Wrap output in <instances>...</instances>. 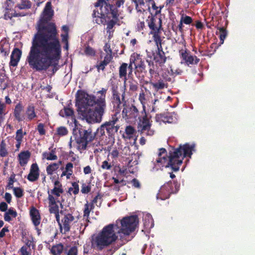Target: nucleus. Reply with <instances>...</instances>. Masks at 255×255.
Returning <instances> with one entry per match:
<instances>
[{"mask_svg": "<svg viewBox=\"0 0 255 255\" xmlns=\"http://www.w3.org/2000/svg\"><path fill=\"white\" fill-rule=\"evenodd\" d=\"M42 15L26 58L29 66L37 71L48 69L52 61L59 58L61 54V46L56 25L53 22H48L53 16L50 2L46 3Z\"/></svg>", "mask_w": 255, "mask_h": 255, "instance_id": "nucleus-1", "label": "nucleus"}, {"mask_svg": "<svg viewBox=\"0 0 255 255\" xmlns=\"http://www.w3.org/2000/svg\"><path fill=\"white\" fill-rule=\"evenodd\" d=\"M137 215L124 217L121 221L120 228L117 224H110L105 226L99 234L93 238L92 247L99 251L114 245L118 239V234H123L128 236L133 232L138 224Z\"/></svg>", "mask_w": 255, "mask_h": 255, "instance_id": "nucleus-2", "label": "nucleus"}, {"mask_svg": "<svg viewBox=\"0 0 255 255\" xmlns=\"http://www.w3.org/2000/svg\"><path fill=\"white\" fill-rule=\"evenodd\" d=\"M108 89L102 88L97 92V97L78 91L77 97L78 110L88 123H100L106 109V95Z\"/></svg>", "mask_w": 255, "mask_h": 255, "instance_id": "nucleus-3", "label": "nucleus"}, {"mask_svg": "<svg viewBox=\"0 0 255 255\" xmlns=\"http://www.w3.org/2000/svg\"><path fill=\"white\" fill-rule=\"evenodd\" d=\"M195 147L194 144H190L188 143L183 145H180L176 148L171 147L169 150L168 156L166 150L164 148H160L159 149L158 157L154 164L160 168L170 167L173 171H177L179 170L184 158L186 157H191Z\"/></svg>", "mask_w": 255, "mask_h": 255, "instance_id": "nucleus-4", "label": "nucleus"}, {"mask_svg": "<svg viewBox=\"0 0 255 255\" xmlns=\"http://www.w3.org/2000/svg\"><path fill=\"white\" fill-rule=\"evenodd\" d=\"M111 89L112 91L111 101L113 111L116 114H119L123 107L122 116L124 119L128 120H136L140 112L135 106L127 103L126 100V88L122 94L121 98L117 85L112 84Z\"/></svg>", "mask_w": 255, "mask_h": 255, "instance_id": "nucleus-5", "label": "nucleus"}, {"mask_svg": "<svg viewBox=\"0 0 255 255\" xmlns=\"http://www.w3.org/2000/svg\"><path fill=\"white\" fill-rule=\"evenodd\" d=\"M108 7L110 8V10H108V8H106V9H104V11L100 10V12L98 10H94L92 16L93 21L98 24L104 23L106 21V17L109 18L111 17L113 18L112 19L110 20L107 22L106 28L107 33L109 34V38H111L113 36L114 31L113 30V27L119 22L120 13H118L117 10L115 9L111 10L109 6Z\"/></svg>", "mask_w": 255, "mask_h": 255, "instance_id": "nucleus-6", "label": "nucleus"}, {"mask_svg": "<svg viewBox=\"0 0 255 255\" xmlns=\"http://www.w3.org/2000/svg\"><path fill=\"white\" fill-rule=\"evenodd\" d=\"M138 120L137 129L140 134L144 135L151 136L154 134V130L151 129L152 126L151 116L147 114L145 109H142L137 117Z\"/></svg>", "mask_w": 255, "mask_h": 255, "instance_id": "nucleus-7", "label": "nucleus"}, {"mask_svg": "<svg viewBox=\"0 0 255 255\" xmlns=\"http://www.w3.org/2000/svg\"><path fill=\"white\" fill-rule=\"evenodd\" d=\"M95 137V133H93L91 128L88 129L81 128L78 129V134L75 137L76 143L78 144V148L82 150H85L88 144L92 142Z\"/></svg>", "mask_w": 255, "mask_h": 255, "instance_id": "nucleus-8", "label": "nucleus"}, {"mask_svg": "<svg viewBox=\"0 0 255 255\" xmlns=\"http://www.w3.org/2000/svg\"><path fill=\"white\" fill-rule=\"evenodd\" d=\"M179 188V185L177 182L168 181L160 187L157 194L156 198L157 199H160L162 200L168 199L171 194L177 192Z\"/></svg>", "mask_w": 255, "mask_h": 255, "instance_id": "nucleus-9", "label": "nucleus"}, {"mask_svg": "<svg viewBox=\"0 0 255 255\" xmlns=\"http://www.w3.org/2000/svg\"><path fill=\"white\" fill-rule=\"evenodd\" d=\"M131 63H133L135 68V75L138 78H143V72L145 71V64L144 60L142 58V56L136 53H133L131 54Z\"/></svg>", "mask_w": 255, "mask_h": 255, "instance_id": "nucleus-10", "label": "nucleus"}, {"mask_svg": "<svg viewBox=\"0 0 255 255\" xmlns=\"http://www.w3.org/2000/svg\"><path fill=\"white\" fill-rule=\"evenodd\" d=\"M151 16H148V18H150V19L148 22V26L150 29L149 34L152 35L153 41L160 40L161 39V30H163L162 27V20L160 18H159V24L158 26H157L155 24V15H153L152 13H151Z\"/></svg>", "mask_w": 255, "mask_h": 255, "instance_id": "nucleus-11", "label": "nucleus"}, {"mask_svg": "<svg viewBox=\"0 0 255 255\" xmlns=\"http://www.w3.org/2000/svg\"><path fill=\"white\" fill-rule=\"evenodd\" d=\"M156 46V49L152 52L154 62L162 67L166 61L167 58L162 47V39L153 41Z\"/></svg>", "mask_w": 255, "mask_h": 255, "instance_id": "nucleus-12", "label": "nucleus"}, {"mask_svg": "<svg viewBox=\"0 0 255 255\" xmlns=\"http://www.w3.org/2000/svg\"><path fill=\"white\" fill-rule=\"evenodd\" d=\"M5 11L4 13V19L5 20L11 19L13 17H22L28 14L27 13L23 12H16L15 10L13 8V4L12 2L6 0L4 3Z\"/></svg>", "mask_w": 255, "mask_h": 255, "instance_id": "nucleus-13", "label": "nucleus"}, {"mask_svg": "<svg viewBox=\"0 0 255 255\" xmlns=\"http://www.w3.org/2000/svg\"><path fill=\"white\" fill-rule=\"evenodd\" d=\"M117 115V114L115 113L111 120L104 123L106 130L109 136L114 135L119 129L120 126L116 125L117 123L119 121V119Z\"/></svg>", "mask_w": 255, "mask_h": 255, "instance_id": "nucleus-14", "label": "nucleus"}, {"mask_svg": "<svg viewBox=\"0 0 255 255\" xmlns=\"http://www.w3.org/2000/svg\"><path fill=\"white\" fill-rule=\"evenodd\" d=\"M108 1L109 0H98L97 2L95 3V6L100 7V10L104 11V9H106V8H108V10H110V8L108 7L109 6L111 10L115 9V10H117L118 13H119L118 8L123 5L125 2V0H117L116 2V4L113 5L108 3Z\"/></svg>", "mask_w": 255, "mask_h": 255, "instance_id": "nucleus-15", "label": "nucleus"}, {"mask_svg": "<svg viewBox=\"0 0 255 255\" xmlns=\"http://www.w3.org/2000/svg\"><path fill=\"white\" fill-rule=\"evenodd\" d=\"M180 56L181 58L188 65L189 64H197L200 61V59L197 56H193L189 55L187 50H180Z\"/></svg>", "mask_w": 255, "mask_h": 255, "instance_id": "nucleus-16", "label": "nucleus"}, {"mask_svg": "<svg viewBox=\"0 0 255 255\" xmlns=\"http://www.w3.org/2000/svg\"><path fill=\"white\" fill-rule=\"evenodd\" d=\"M39 177V168L36 163H32L30 166V171L27 179L30 182L37 181Z\"/></svg>", "mask_w": 255, "mask_h": 255, "instance_id": "nucleus-17", "label": "nucleus"}, {"mask_svg": "<svg viewBox=\"0 0 255 255\" xmlns=\"http://www.w3.org/2000/svg\"><path fill=\"white\" fill-rule=\"evenodd\" d=\"M74 217L70 213L64 215V218L61 220L62 229L64 230L63 234H66L70 230V224L74 220Z\"/></svg>", "mask_w": 255, "mask_h": 255, "instance_id": "nucleus-18", "label": "nucleus"}, {"mask_svg": "<svg viewBox=\"0 0 255 255\" xmlns=\"http://www.w3.org/2000/svg\"><path fill=\"white\" fill-rule=\"evenodd\" d=\"M29 215L34 226L35 227L38 226L41 222V216L39 211L32 206L30 208Z\"/></svg>", "mask_w": 255, "mask_h": 255, "instance_id": "nucleus-19", "label": "nucleus"}, {"mask_svg": "<svg viewBox=\"0 0 255 255\" xmlns=\"http://www.w3.org/2000/svg\"><path fill=\"white\" fill-rule=\"evenodd\" d=\"M12 2V4H15V8L19 10H27L31 8L32 2L30 0H9Z\"/></svg>", "mask_w": 255, "mask_h": 255, "instance_id": "nucleus-20", "label": "nucleus"}, {"mask_svg": "<svg viewBox=\"0 0 255 255\" xmlns=\"http://www.w3.org/2000/svg\"><path fill=\"white\" fill-rule=\"evenodd\" d=\"M21 55V50L18 48H14L10 55V59L9 63V66H16L20 59Z\"/></svg>", "mask_w": 255, "mask_h": 255, "instance_id": "nucleus-21", "label": "nucleus"}, {"mask_svg": "<svg viewBox=\"0 0 255 255\" xmlns=\"http://www.w3.org/2000/svg\"><path fill=\"white\" fill-rule=\"evenodd\" d=\"M23 111V106L21 102L18 103L14 109L13 116L17 122L23 121L25 119V116L22 114Z\"/></svg>", "mask_w": 255, "mask_h": 255, "instance_id": "nucleus-22", "label": "nucleus"}, {"mask_svg": "<svg viewBox=\"0 0 255 255\" xmlns=\"http://www.w3.org/2000/svg\"><path fill=\"white\" fill-rule=\"evenodd\" d=\"M157 122H163L164 123H172L174 119L171 113L156 114L155 117Z\"/></svg>", "mask_w": 255, "mask_h": 255, "instance_id": "nucleus-23", "label": "nucleus"}, {"mask_svg": "<svg viewBox=\"0 0 255 255\" xmlns=\"http://www.w3.org/2000/svg\"><path fill=\"white\" fill-rule=\"evenodd\" d=\"M30 155L31 153L28 150L22 151L19 153L18 159L20 166H24L27 163Z\"/></svg>", "mask_w": 255, "mask_h": 255, "instance_id": "nucleus-24", "label": "nucleus"}, {"mask_svg": "<svg viewBox=\"0 0 255 255\" xmlns=\"http://www.w3.org/2000/svg\"><path fill=\"white\" fill-rule=\"evenodd\" d=\"M35 109V106L33 104H29L27 106L25 111V114L28 121H31L37 118Z\"/></svg>", "mask_w": 255, "mask_h": 255, "instance_id": "nucleus-25", "label": "nucleus"}, {"mask_svg": "<svg viewBox=\"0 0 255 255\" xmlns=\"http://www.w3.org/2000/svg\"><path fill=\"white\" fill-rule=\"evenodd\" d=\"M127 70H128V64L126 63H123L119 67V77L123 79L124 81V84H126L127 81Z\"/></svg>", "mask_w": 255, "mask_h": 255, "instance_id": "nucleus-26", "label": "nucleus"}, {"mask_svg": "<svg viewBox=\"0 0 255 255\" xmlns=\"http://www.w3.org/2000/svg\"><path fill=\"white\" fill-rule=\"evenodd\" d=\"M63 245L60 243L53 246L50 249V253L52 255H60L63 252L64 253Z\"/></svg>", "mask_w": 255, "mask_h": 255, "instance_id": "nucleus-27", "label": "nucleus"}, {"mask_svg": "<svg viewBox=\"0 0 255 255\" xmlns=\"http://www.w3.org/2000/svg\"><path fill=\"white\" fill-rule=\"evenodd\" d=\"M146 61L148 63L149 73L150 75L152 77L153 76H158V72L157 70V66L154 64V62L151 60H146Z\"/></svg>", "mask_w": 255, "mask_h": 255, "instance_id": "nucleus-28", "label": "nucleus"}, {"mask_svg": "<svg viewBox=\"0 0 255 255\" xmlns=\"http://www.w3.org/2000/svg\"><path fill=\"white\" fill-rule=\"evenodd\" d=\"M62 161H59L58 163H52L46 167V170L48 175H52L54 172L56 171L61 164Z\"/></svg>", "mask_w": 255, "mask_h": 255, "instance_id": "nucleus-29", "label": "nucleus"}, {"mask_svg": "<svg viewBox=\"0 0 255 255\" xmlns=\"http://www.w3.org/2000/svg\"><path fill=\"white\" fill-rule=\"evenodd\" d=\"M17 216L16 211L13 208H10L4 214V220L6 222H10L12 220L11 216L16 218Z\"/></svg>", "mask_w": 255, "mask_h": 255, "instance_id": "nucleus-30", "label": "nucleus"}, {"mask_svg": "<svg viewBox=\"0 0 255 255\" xmlns=\"http://www.w3.org/2000/svg\"><path fill=\"white\" fill-rule=\"evenodd\" d=\"M42 159H46L48 160H55L58 157L55 154V149H52L51 152H44L42 154Z\"/></svg>", "mask_w": 255, "mask_h": 255, "instance_id": "nucleus-31", "label": "nucleus"}, {"mask_svg": "<svg viewBox=\"0 0 255 255\" xmlns=\"http://www.w3.org/2000/svg\"><path fill=\"white\" fill-rule=\"evenodd\" d=\"M129 83V91L131 93L135 92L138 89V84L137 82L133 79H131L128 81Z\"/></svg>", "mask_w": 255, "mask_h": 255, "instance_id": "nucleus-32", "label": "nucleus"}, {"mask_svg": "<svg viewBox=\"0 0 255 255\" xmlns=\"http://www.w3.org/2000/svg\"><path fill=\"white\" fill-rule=\"evenodd\" d=\"M9 45L8 43L5 41H1L0 42V51L1 53L3 54L4 56H7L9 54L8 48Z\"/></svg>", "mask_w": 255, "mask_h": 255, "instance_id": "nucleus-33", "label": "nucleus"}, {"mask_svg": "<svg viewBox=\"0 0 255 255\" xmlns=\"http://www.w3.org/2000/svg\"><path fill=\"white\" fill-rule=\"evenodd\" d=\"M95 206L92 205L91 203H88L87 202V203L84 205V217H86L87 219H88L91 211L93 210L94 209Z\"/></svg>", "mask_w": 255, "mask_h": 255, "instance_id": "nucleus-34", "label": "nucleus"}, {"mask_svg": "<svg viewBox=\"0 0 255 255\" xmlns=\"http://www.w3.org/2000/svg\"><path fill=\"white\" fill-rule=\"evenodd\" d=\"M74 110L69 106L67 107H64L63 110H61L60 114L62 117H71L74 115Z\"/></svg>", "mask_w": 255, "mask_h": 255, "instance_id": "nucleus-35", "label": "nucleus"}, {"mask_svg": "<svg viewBox=\"0 0 255 255\" xmlns=\"http://www.w3.org/2000/svg\"><path fill=\"white\" fill-rule=\"evenodd\" d=\"M78 182H74L72 183V187L69 188L68 193L71 195L73 193L74 195H77L79 192V186Z\"/></svg>", "mask_w": 255, "mask_h": 255, "instance_id": "nucleus-36", "label": "nucleus"}, {"mask_svg": "<svg viewBox=\"0 0 255 255\" xmlns=\"http://www.w3.org/2000/svg\"><path fill=\"white\" fill-rule=\"evenodd\" d=\"M6 105L0 101V126L4 119V116L6 115Z\"/></svg>", "mask_w": 255, "mask_h": 255, "instance_id": "nucleus-37", "label": "nucleus"}, {"mask_svg": "<svg viewBox=\"0 0 255 255\" xmlns=\"http://www.w3.org/2000/svg\"><path fill=\"white\" fill-rule=\"evenodd\" d=\"M219 33V38L220 40V45L223 44L225 39L227 36V31L223 27H219L218 28Z\"/></svg>", "mask_w": 255, "mask_h": 255, "instance_id": "nucleus-38", "label": "nucleus"}, {"mask_svg": "<svg viewBox=\"0 0 255 255\" xmlns=\"http://www.w3.org/2000/svg\"><path fill=\"white\" fill-rule=\"evenodd\" d=\"M64 254L66 255H77L78 250L76 246L71 247H67L64 250Z\"/></svg>", "mask_w": 255, "mask_h": 255, "instance_id": "nucleus-39", "label": "nucleus"}, {"mask_svg": "<svg viewBox=\"0 0 255 255\" xmlns=\"http://www.w3.org/2000/svg\"><path fill=\"white\" fill-rule=\"evenodd\" d=\"M151 84L152 85L153 87L157 90L163 89L165 87V84L164 83L163 81L161 79L156 83H151Z\"/></svg>", "mask_w": 255, "mask_h": 255, "instance_id": "nucleus-40", "label": "nucleus"}, {"mask_svg": "<svg viewBox=\"0 0 255 255\" xmlns=\"http://www.w3.org/2000/svg\"><path fill=\"white\" fill-rule=\"evenodd\" d=\"M26 134V132H23L22 128H21L16 130L15 139L16 140V141L22 142L23 136Z\"/></svg>", "mask_w": 255, "mask_h": 255, "instance_id": "nucleus-41", "label": "nucleus"}, {"mask_svg": "<svg viewBox=\"0 0 255 255\" xmlns=\"http://www.w3.org/2000/svg\"><path fill=\"white\" fill-rule=\"evenodd\" d=\"M68 133V129L65 127L61 126L57 128L56 134L60 136H63L66 135Z\"/></svg>", "mask_w": 255, "mask_h": 255, "instance_id": "nucleus-42", "label": "nucleus"}, {"mask_svg": "<svg viewBox=\"0 0 255 255\" xmlns=\"http://www.w3.org/2000/svg\"><path fill=\"white\" fill-rule=\"evenodd\" d=\"M8 152L6 149V144L2 140L0 144V156L4 157L7 156Z\"/></svg>", "mask_w": 255, "mask_h": 255, "instance_id": "nucleus-43", "label": "nucleus"}, {"mask_svg": "<svg viewBox=\"0 0 255 255\" xmlns=\"http://www.w3.org/2000/svg\"><path fill=\"white\" fill-rule=\"evenodd\" d=\"M13 194L17 198H21L24 195L23 190L20 187L13 188Z\"/></svg>", "mask_w": 255, "mask_h": 255, "instance_id": "nucleus-44", "label": "nucleus"}, {"mask_svg": "<svg viewBox=\"0 0 255 255\" xmlns=\"http://www.w3.org/2000/svg\"><path fill=\"white\" fill-rule=\"evenodd\" d=\"M64 192L63 188L60 187H54L53 189L51 190L50 193L57 197H59L60 194Z\"/></svg>", "mask_w": 255, "mask_h": 255, "instance_id": "nucleus-45", "label": "nucleus"}, {"mask_svg": "<svg viewBox=\"0 0 255 255\" xmlns=\"http://www.w3.org/2000/svg\"><path fill=\"white\" fill-rule=\"evenodd\" d=\"M91 186L90 183H88L87 184L85 183H83L82 184L81 186V192L83 194H88L91 191Z\"/></svg>", "mask_w": 255, "mask_h": 255, "instance_id": "nucleus-46", "label": "nucleus"}, {"mask_svg": "<svg viewBox=\"0 0 255 255\" xmlns=\"http://www.w3.org/2000/svg\"><path fill=\"white\" fill-rule=\"evenodd\" d=\"M84 52L87 56H94L96 54V51L89 45H88L86 47Z\"/></svg>", "mask_w": 255, "mask_h": 255, "instance_id": "nucleus-47", "label": "nucleus"}, {"mask_svg": "<svg viewBox=\"0 0 255 255\" xmlns=\"http://www.w3.org/2000/svg\"><path fill=\"white\" fill-rule=\"evenodd\" d=\"M180 19L185 24H190L193 21L191 17L184 14L182 15Z\"/></svg>", "mask_w": 255, "mask_h": 255, "instance_id": "nucleus-48", "label": "nucleus"}, {"mask_svg": "<svg viewBox=\"0 0 255 255\" xmlns=\"http://www.w3.org/2000/svg\"><path fill=\"white\" fill-rule=\"evenodd\" d=\"M49 211L51 214L59 212V206L57 204L49 205Z\"/></svg>", "mask_w": 255, "mask_h": 255, "instance_id": "nucleus-49", "label": "nucleus"}, {"mask_svg": "<svg viewBox=\"0 0 255 255\" xmlns=\"http://www.w3.org/2000/svg\"><path fill=\"white\" fill-rule=\"evenodd\" d=\"M105 130L106 128L104 126V124L102 125L100 128H99L96 131V132L95 133V134H97L98 135L100 136H102L105 134Z\"/></svg>", "mask_w": 255, "mask_h": 255, "instance_id": "nucleus-50", "label": "nucleus"}, {"mask_svg": "<svg viewBox=\"0 0 255 255\" xmlns=\"http://www.w3.org/2000/svg\"><path fill=\"white\" fill-rule=\"evenodd\" d=\"M111 155L113 159H116L119 156V151L117 147H114L113 150L110 152L109 154L108 157L109 158V156Z\"/></svg>", "mask_w": 255, "mask_h": 255, "instance_id": "nucleus-51", "label": "nucleus"}, {"mask_svg": "<svg viewBox=\"0 0 255 255\" xmlns=\"http://www.w3.org/2000/svg\"><path fill=\"white\" fill-rule=\"evenodd\" d=\"M138 99L142 105V109H146L145 106V96L144 93L143 92V91H142V92L139 94Z\"/></svg>", "mask_w": 255, "mask_h": 255, "instance_id": "nucleus-52", "label": "nucleus"}, {"mask_svg": "<svg viewBox=\"0 0 255 255\" xmlns=\"http://www.w3.org/2000/svg\"><path fill=\"white\" fill-rule=\"evenodd\" d=\"M37 130L40 135H45L46 131L44 129V125L42 123H40L37 125Z\"/></svg>", "mask_w": 255, "mask_h": 255, "instance_id": "nucleus-53", "label": "nucleus"}, {"mask_svg": "<svg viewBox=\"0 0 255 255\" xmlns=\"http://www.w3.org/2000/svg\"><path fill=\"white\" fill-rule=\"evenodd\" d=\"M98 200H100V205H101L102 203V196L100 195V194H98L97 195H96L94 199L92 200V202L90 203L92 205H94L95 204H97Z\"/></svg>", "mask_w": 255, "mask_h": 255, "instance_id": "nucleus-54", "label": "nucleus"}, {"mask_svg": "<svg viewBox=\"0 0 255 255\" xmlns=\"http://www.w3.org/2000/svg\"><path fill=\"white\" fill-rule=\"evenodd\" d=\"M134 131V128L131 126H127L125 129L126 133L129 136H131V135L133 134Z\"/></svg>", "mask_w": 255, "mask_h": 255, "instance_id": "nucleus-55", "label": "nucleus"}, {"mask_svg": "<svg viewBox=\"0 0 255 255\" xmlns=\"http://www.w3.org/2000/svg\"><path fill=\"white\" fill-rule=\"evenodd\" d=\"M73 164L71 162H68L65 167V170L67 171V174L68 175H71L73 173Z\"/></svg>", "mask_w": 255, "mask_h": 255, "instance_id": "nucleus-56", "label": "nucleus"}, {"mask_svg": "<svg viewBox=\"0 0 255 255\" xmlns=\"http://www.w3.org/2000/svg\"><path fill=\"white\" fill-rule=\"evenodd\" d=\"M14 179H15V174H13L12 175H11L10 176V177H9V180H8L7 187H8L9 189H13V188H14V187L13 186V184L14 182L15 181Z\"/></svg>", "mask_w": 255, "mask_h": 255, "instance_id": "nucleus-57", "label": "nucleus"}, {"mask_svg": "<svg viewBox=\"0 0 255 255\" xmlns=\"http://www.w3.org/2000/svg\"><path fill=\"white\" fill-rule=\"evenodd\" d=\"M112 165L111 163H109L108 161H104L101 165V168L105 170H110L111 169Z\"/></svg>", "mask_w": 255, "mask_h": 255, "instance_id": "nucleus-58", "label": "nucleus"}, {"mask_svg": "<svg viewBox=\"0 0 255 255\" xmlns=\"http://www.w3.org/2000/svg\"><path fill=\"white\" fill-rule=\"evenodd\" d=\"M108 65V64L103 61H102L99 63V64L96 65V67L97 68L98 71H99L100 70L104 71L105 69L106 66Z\"/></svg>", "mask_w": 255, "mask_h": 255, "instance_id": "nucleus-59", "label": "nucleus"}, {"mask_svg": "<svg viewBox=\"0 0 255 255\" xmlns=\"http://www.w3.org/2000/svg\"><path fill=\"white\" fill-rule=\"evenodd\" d=\"M27 247L22 246L19 250L20 255H29L30 253L27 251Z\"/></svg>", "mask_w": 255, "mask_h": 255, "instance_id": "nucleus-60", "label": "nucleus"}, {"mask_svg": "<svg viewBox=\"0 0 255 255\" xmlns=\"http://www.w3.org/2000/svg\"><path fill=\"white\" fill-rule=\"evenodd\" d=\"M48 199L49 201V205H53L56 204V199L51 194H49V191H48Z\"/></svg>", "mask_w": 255, "mask_h": 255, "instance_id": "nucleus-61", "label": "nucleus"}, {"mask_svg": "<svg viewBox=\"0 0 255 255\" xmlns=\"http://www.w3.org/2000/svg\"><path fill=\"white\" fill-rule=\"evenodd\" d=\"M104 50L107 53V54L112 55V50L109 44L106 43L104 47Z\"/></svg>", "mask_w": 255, "mask_h": 255, "instance_id": "nucleus-62", "label": "nucleus"}, {"mask_svg": "<svg viewBox=\"0 0 255 255\" xmlns=\"http://www.w3.org/2000/svg\"><path fill=\"white\" fill-rule=\"evenodd\" d=\"M7 204L4 202H2L0 203V211L1 212H6L7 210Z\"/></svg>", "mask_w": 255, "mask_h": 255, "instance_id": "nucleus-63", "label": "nucleus"}, {"mask_svg": "<svg viewBox=\"0 0 255 255\" xmlns=\"http://www.w3.org/2000/svg\"><path fill=\"white\" fill-rule=\"evenodd\" d=\"M113 57L112 55H108L106 54L105 56L104 57V59L103 61L106 63L107 64H109L112 60L113 59Z\"/></svg>", "mask_w": 255, "mask_h": 255, "instance_id": "nucleus-64", "label": "nucleus"}]
</instances>
